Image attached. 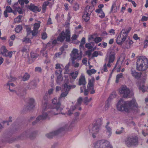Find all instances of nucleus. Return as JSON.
<instances>
[{"label":"nucleus","instance_id":"30","mask_svg":"<svg viewBox=\"0 0 148 148\" xmlns=\"http://www.w3.org/2000/svg\"><path fill=\"white\" fill-rule=\"evenodd\" d=\"M78 74V72L77 71L72 72L70 73V75L73 79H75Z\"/></svg>","mask_w":148,"mask_h":148},{"label":"nucleus","instance_id":"16","mask_svg":"<svg viewBox=\"0 0 148 148\" xmlns=\"http://www.w3.org/2000/svg\"><path fill=\"white\" fill-rule=\"evenodd\" d=\"M127 38V37L121 32V34L119 35L117 38V43L119 45H122L126 40Z\"/></svg>","mask_w":148,"mask_h":148},{"label":"nucleus","instance_id":"9","mask_svg":"<svg viewBox=\"0 0 148 148\" xmlns=\"http://www.w3.org/2000/svg\"><path fill=\"white\" fill-rule=\"evenodd\" d=\"M71 56L72 61L73 62L76 59L80 60L82 57V52L80 51V53H79L77 49H74L71 52Z\"/></svg>","mask_w":148,"mask_h":148},{"label":"nucleus","instance_id":"56","mask_svg":"<svg viewBox=\"0 0 148 148\" xmlns=\"http://www.w3.org/2000/svg\"><path fill=\"white\" fill-rule=\"evenodd\" d=\"M87 59L86 58H84L82 60L83 63L87 66Z\"/></svg>","mask_w":148,"mask_h":148},{"label":"nucleus","instance_id":"2","mask_svg":"<svg viewBox=\"0 0 148 148\" xmlns=\"http://www.w3.org/2000/svg\"><path fill=\"white\" fill-rule=\"evenodd\" d=\"M42 114L38 116L36 118V121H39L47 119H49L53 115H57L60 113H53L47 110L50 108L49 104L47 100L42 101Z\"/></svg>","mask_w":148,"mask_h":148},{"label":"nucleus","instance_id":"39","mask_svg":"<svg viewBox=\"0 0 148 148\" xmlns=\"http://www.w3.org/2000/svg\"><path fill=\"white\" fill-rule=\"evenodd\" d=\"M57 43V40H54L53 41L50 40L47 44V46H49V45L52 44V46H54Z\"/></svg>","mask_w":148,"mask_h":148},{"label":"nucleus","instance_id":"37","mask_svg":"<svg viewBox=\"0 0 148 148\" xmlns=\"http://www.w3.org/2000/svg\"><path fill=\"white\" fill-rule=\"evenodd\" d=\"M85 38H83L81 40V42L79 45V48L81 49L84 47L83 45L85 44Z\"/></svg>","mask_w":148,"mask_h":148},{"label":"nucleus","instance_id":"55","mask_svg":"<svg viewBox=\"0 0 148 148\" xmlns=\"http://www.w3.org/2000/svg\"><path fill=\"white\" fill-rule=\"evenodd\" d=\"M42 39H46L47 37V36L46 33H43L42 35Z\"/></svg>","mask_w":148,"mask_h":148},{"label":"nucleus","instance_id":"28","mask_svg":"<svg viewBox=\"0 0 148 148\" xmlns=\"http://www.w3.org/2000/svg\"><path fill=\"white\" fill-rule=\"evenodd\" d=\"M117 7L116 6V4L115 3H113L111 7L110 12L115 13L117 12Z\"/></svg>","mask_w":148,"mask_h":148},{"label":"nucleus","instance_id":"17","mask_svg":"<svg viewBox=\"0 0 148 148\" xmlns=\"http://www.w3.org/2000/svg\"><path fill=\"white\" fill-rule=\"evenodd\" d=\"M51 101L52 103L55 106L56 110L60 113L62 109L60 107L61 103L56 98H55L52 100Z\"/></svg>","mask_w":148,"mask_h":148},{"label":"nucleus","instance_id":"26","mask_svg":"<svg viewBox=\"0 0 148 148\" xmlns=\"http://www.w3.org/2000/svg\"><path fill=\"white\" fill-rule=\"evenodd\" d=\"M86 82L85 77L83 74H82L79 78V83H85Z\"/></svg>","mask_w":148,"mask_h":148},{"label":"nucleus","instance_id":"58","mask_svg":"<svg viewBox=\"0 0 148 148\" xmlns=\"http://www.w3.org/2000/svg\"><path fill=\"white\" fill-rule=\"evenodd\" d=\"M133 38L135 40H137L140 39V38L138 37L137 34H134L133 36Z\"/></svg>","mask_w":148,"mask_h":148},{"label":"nucleus","instance_id":"50","mask_svg":"<svg viewBox=\"0 0 148 148\" xmlns=\"http://www.w3.org/2000/svg\"><path fill=\"white\" fill-rule=\"evenodd\" d=\"M56 134L55 132H52L48 134H47V137L49 138H51L53 136L56 135Z\"/></svg>","mask_w":148,"mask_h":148},{"label":"nucleus","instance_id":"53","mask_svg":"<svg viewBox=\"0 0 148 148\" xmlns=\"http://www.w3.org/2000/svg\"><path fill=\"white\" fill-rule=\"evenodd\" d=\"M73 66L75 67H77L79 66V64L78 63H75L74 62V61L73 62L72 61Z\"/></svg>","mask_w":148,"mask_h":148},{"label":"nucleus","instance_id":"62","mask_svg":"<svg viewBox=\"0 0 148 148\" xmlns=\"http://www.w3.org/2000/svg\"><path fill=\"white\" fill-rule=\"evenodd\" d=\"M98 7L99 8L97 9L102 10V8L104 7V5L103 4H100L98 5Z\"/></svg>","mask_w":148,"mask_h":148},{"label":"nucleus","instance_id":"57","mask_svg":"<svg viewBox=\"0 0 148 148\" xmlns=\"http://www.w3.org/2000/svg\"><path fill=\"white\" fill-rule=\"evenodd\" d=\"M23 41L25 42L26 43H27L30 42V40L29 38H24Z\"/></svg>","mask_w":148,"mask_h":148},{"label":"nucleus","instance_id":"61","mask_svg":"<svg viewBox=\"0 0 148 148\" xmlns=\"http://www.w3.org/2000/svg\"><path fill=\"white\" fill-rule=\"evenodd\" d=\"M41 69L40 67H36L35 68V71H36L40 72L41 71Z\"/></svg>","mask_w":148,"mask_h":148},{"label":"nucleus","instance_id":"1","mask_svg":"<svg viewBox=\"0 0 148 148\" xmlns=\"http://www.w3.org/2000/svg\"><path fill=\"white\" fill-rule=\"evenodd\" d=\"M116 106V109L118 111H124L126 112H130L138 107L134 99H133L130 101H124L122 99H121L118 101Z\"/></svg>","mask_w":148,"mask_h":148},{"label":"nucleus","instance_id":"48","mask_svg":"<svg viewBox=\"0 0 148 148\" xmlns=\"http://www.w3.org/2000/svg\"><path fill=\"white\" fill-rule=\"evenodd\" d=\"M102 39L101 37H96L94 39L95 42L96 43H99L101 41Z\"/></svg>","mask_w":148,"mask_h":148},{"label":"nucleus","instance_id":"15","mask_svg":"<svg viewBox=\"0 0 148 148\" xmlns=\"http://www.w3.org/2000/svg\"><path fill=\"white\" fill-rule=\"evenodd\" d=\"M100 127L98 125L94 126L92 128L89 130L90 132L92 134V137L95 138L97 135L100 132Z\"/></svg>","mask_w":148,"mask_h":148},{"label":"nucleus","instance_id":"49","mask_svg":"<svg viewBox=\"0 0 148 148\" xmlns=\"http://www.w3.org/2000/svg\"><path fill=\"white\" fill-rule=\"evenodd\" d=\"M8 12L10 13L12 12V10L11 8L9 6L6 7L5 10Z\"/></svg>","mask_w":148,"mask_h":148},{"label":"nucleus","instance_id":"14","mask_svg":"<svg viewBox=\"0 0 148 148\" xmlns=\"http://www.w3.org/2000/svg\"><path fill=\"white\" fill-rule=\"evenodd\" d=\"M119 91L120 93L122 94L124 97H128L130 93L132 94L129 89L126 86H123L120 88L119 89Z\"/></svg>","mask_w":148,"mask_h":148},{"label":"nucleus","instance_id":"19","mask_svg":"<svg viewBox=\"0 0 148 148\" xmlns=\"http://www.w3.org/2000/svg\"><path fill=\"white\" fill-rule=\"evenodd\" d=\"M40 22L38 21L37 23H35L34 26V29L32 32L33 36H35L38 33V29L40 26Z\"/></svg>","mask_w":148,"mask_h":148},{"label":"nucleus","instance_id":"40","mask_svg":"<svg viewBox=\"0 0 148 148\" xmlns=\"http://www.w3.org/2000/svg\"><path fill=\"white\" fill-rule=\"evenodd\" d=\"M29 106L30 107H32L34 106L35 101L33 98H31L30 99L29 101Z\"/></svg>","mask_w":148,"mask_h":148},{"label":"nucleus","instance_id":"35","mask_svg":"<svg viewBox=\"0 0 148 148\" xmlns=\"http://www.w3.org/2000/svg\"><path fill=\"white\" fill-rule=\"evenodd\" d=\"M139 88L143 92H145L146 90V88L145 87L144 84H140L139 86Z\"/></svg>","mask_w":148,"mask_h":148},{"label":"nucleus","instance_id":"10","mask_svg":"<svg viewBox=\"0 0 148 148\" xmlns=\"http://www.w3.org/2000/svg\"><path fill=\"white\" fill-rule=\"evenodd\" d=\"M68 84H64V90L65 91L61 93L60 97V99L62 97H66L70 89L71 88H74L76 86L74 84L72 85Z\"/></svg>","mask_w":148,"mask_h":148},{"label":"nucleus","instance_id":"29","mask_svg":"<svg viewBox=\"0 0 148 148\" xmlns=\"http://www.w3.org/2000/svg\"><path fill=\"white\" fill-rule=\"evenodd\" d=\"M30 77V75L27 73H25L22 77V79L25 81L28 80Z\"/></svg>","mask_w":148,"mask_h":148},{"label":"nucleus","instance_id":"46","mask_svg":"<svg viewBox=\"0 0 148 148\" xmlns=\"http://www.w3.org/2000/svg\"><path fill=\"white\" fill-rule=\"evenodd\" d=\"M144 48H146L148 46V37H147L144 42Z\"/></svg>","mask_w":148,"mask_h":148},{"label":"nucleus","instance_id":"6","mask_svg":"<svg viewBox=\"0 0 148 148\" xmlns=\"http://www.w3.org/2000/svg\"><path fill=\"white\" fill-rule=\"evenodd\" d=\"M94 148H112L110 143L102 140L97 141L95 144Z\"/></svg>","mask_w":148,"mask_h":148},{"label":"nucleus","instance_id":"8","mask_svg":"<svg viewBox=\"0 0 148 148\" xmlns=\"http://www.w3.org/2000/svg\"><path fill=\"white\" fill-rule=\"evenodd\" d=\"M66 39V41H69L70 39V32L69 29L65 32H62L57 38V40L60 42L63 41Z\"/></svg>","mask_w":148,"mask_h":148},{"label":"nucleus","instance_id":"38","mask_svg":"<svg viewBox=\"0 0 148 148\" xmlns=\"http://www.w3.org/2000/svg\"><path fill=\"white\" fill-rule=\"evenodd\" d=\"M103 53L100 51H95L92 54L93 57H97L98 55L102 56Z\"/></svg>","mask_w":148,"mask_h":148},{"label":"nucleus","instance_id":"33","mask_svg":"<svg viewBox=\"0 0 148 148\" xmlns=\"http://www.w3.org/2000/svg\"><path fill=\"white\" fill-rule=\"evenodd\" d=\"M22 16L21 15H19L15 18L14 19V22L15 23H19L21 21V19Z\"/></svg>","mask_w":148,"mask_h":148},{"label":"nucleus","instance_id":"12","mask_svg":"<svg viewBox=\"0 0 148 148\" xmlns=\"http://www.w3.org/2000/svg\"><path fill=\"white\" fill-rule=\"evenodd\" d=\"M125 58V55L124 54H122L120 57L114 69L116 70L117 72L120 71V68L121 67L120 65H121L124 62Z\"/></svg>","mask_w":148,"mask_h":148},{"label":"nucleus","instance_id":"20","mask_svg":"<svg viewBox=\"0 0 148 148\" xmlns=\"http://www.w3.org/2000/svg\"><path fill=\"white\" fill-rule=\"evenodd\" d=\"M131 74L133 77L136 79H138L141 77V73L136 71L135 70L131 69Z\"/></svg>","mask_w":148,"mask_h":148},{"label":"nucleus","instance_id":"63","mask_svg":"<svg viewBox=\"0 0 148 148\" xmlns=\"http://www.w3.org/2000/svg\"><path fill=\"white\" fill-rule=\"evenodd\" d=\"M95 79L93 77H91L90 79H89V83H92L94 82Z\"/></svg>","mask_w":148,"mask_h":148},{"label":"nucleus","instance_id":"23","mask_svg":"<svg viewBox=\"0 0 148 148\" xmlns=\"http://www.w3.org/2000/svg\"><path fill=\"white\" fill-rule=\"evenodd\" d=\"M95 12L98 14L99 17L101 18H103L105 16V14L102 10L100 9H96Z\"/></svg>","mask_w":148,"mask_h":148},{"label":"nucleus","instance_id":"5","mask_svg":"<svg viewBox=\"0 0 148 148\" xmlns=\"http://www.w3.org/2000/svg\"><path fill=\"white\" fill-rule=\"evenodd\" d=\"M64 66L62 64L58 63L56 65L55 69H56L55 72V75L57 77V82H60L63 80L62 71Z\"/></svg>","mask_w":148,"mask_h":148},{"label":"nucleus","instance_id":"25","mask_svg":"<svg viewBox=\"0 0 148 148\" xmlns=\"http://www.w3.org/2000/svg\"><path fill=\"white\" fill-rule=\"evenodd\" d=\"M78 36V35L76 34H74L72 36L71 39L72 40L73 42L74 43L77 44L79 43V41L76 39Z\"/></svg>","mask_w":148,"mask_h":148},{"label":"nucleus","instance_id":"41","mask_svg":"<svg viewBox=\"0 0 148 148\" xmlns=\"http://www.w3.org/2000/svg\"><path fill=\"white\" fill-rule=\"evenodd\" d=\"M22 29V27L21 25H18L16 28L15 31L17 33L20 32Z\"/></svg>","mask_w":148,"mask_h":148},{"label":"nucleus","instance_id":"59","mask_svg":"<svg viewBox=\"0 0 148 148\" xmlns=\"http://www.w3.org/2000/svg\"><path fill=\"white\" fill-rule=\"evenodd\" d=\"M126 42H128L130 45H131L133 43V41L132 40L129 39L127 40Z\"/></svg>","mask_w":148,"mask_h":148},{"label":"nucleus","instance_id":"4","mask_svg":"<svg viewBox=\"0 0 148 148\" xmlns=\"http://www.w3.org/2000/svg\"><path fill=\"white\" fill-rule=\"evenodd\" d=\"M80 90V92L84 93V95L88 94L90 92L93 94L95 92L93 84H78Z\"/></svg>","mask_w":148,"mask_h":148},{"label":"nucleus","instance_id":"36","mask_svg":"<svg viewBox=\"0 0 148 148\" xmlns=\"http://www.w3.org/2000/svg\"><path fill=\"white\" fill-rule=\"evenodd\" d=\"M49 2L48 1L45 2L42 5V11L43 12H45L46 8V7L49 4Z\"/></svg>","mask_w":148,"mask_h":148},{"label":"nucleus","instance_id":"27","mask_svg":"<svg viewBox=\"0 0 148 148\" xmlns=\"http://www.w3.org/2000/svg\"><path fill=\"white\" fill-rule=\"evenodd\" d=\"M13 9L18 12L19 14L23 13V11L22 9L19 7H17L16 4H14L13 6Z\"/></svg>","mask_w":148,"mask_h":148},{"label":"nucleus","instance_id":"13","mask_svg":"<svg viewBox=\"0 0 148 148\" xmlns=\"http://www.w3.org/2000/svg\"><path fill=\"white\" fill-rule=\"evenodd\" d=\"M138 143V139L136 138H128L125 140V143L129 147L136 145Z\"/></svg>","mask_w":148,"mask_h":148},{"label":"nucleus","instance_id":"32","mask_svg":"<svg viewBox=\"0 0 148 148\" xmlns=\"http://www.w3.org/2000/svg\"><path fill=\"white\" fill-rule=\"evenodd\" d=\"M5 86L6 87L8 88L10 91H13V88L15 86L14 84H6Z\"/></svg>","mask_w":148,"mask_h":148},{"label":"nucleus","instance_id":"7","mask_svg":"<svg viewBox=\"0 0 148 148\" xmlns=\"http://www.w3.org/2000/svg\"><path fill=\"white\" fill-rule=\"evenodd\" d=\"M82 101V97L79 98L77 100L76 105L75 106H71L70 109L68 111L67 114L69 116L71 115L73 113V111L76 109H77L79 110H82V108L80 106Z\"/></svg>","mask_w":148,"mask_h":148},{"label":"nucleus","instance_id":"21","mask_svg":"<svg viewBox=\"0 0 148 148\" xmlns=\"http://www.w3.org/2000/svg\"><path fill=\"white\" fill-rule=\"evenodd\" d=\"M131 29L132 27H129L123 29L121 32L127 37L128 33L130 32Z\"/></svg>","mask_w":148,"mask_h":148},{"label":"nucleus","instance_id":"18","mask_svg":"<svg viewBox=\"0 0 148 148\" xmlns=\"http://www.w3.org/2000/svg\"><path fill=\"white\" fill-rule=\"evenodd\" d=\"M115 54L114 52L108 53L106 55V59L108 60L109 63L113 62L115 59Z\"/></svg>","mask_w":148,"mask_h":148},{"label":"nucleus","instance_id":"60","mask_svg":"<svg viewBox=\"0 0 148 148\" xmlns=\"http://www.w3.org/2000/svg\"><path fill=\"white\" fill-rule=\"evenodd\" d=\"M103 69L104 71H108V70L107 69V67L106 66V64H105L103 66Z\"/></svg>","mask_w":148,"mask_h":148},{"label":"nucleus","instance_id":"31","mask_svg":"<svg viewBox=\"0 0 148 148\" xmlns=\"http://www.w3.org/2000/svg\"><path fill=\"white\" fill-rule=\"evenodd\" d=\"M8 51L4 46H3L1 49V53L3 56H6Z\"/></svg>","mask_w":148,"mask_h":148},{"label":"nucleus","instance_id":"24","mask_svg":"<svg viewBox=\"0 0 148 148\" xmlns=\"http://www.w3.org/2000/svg\"><path fill=\"white\" fill-rule=\"evenodd\" d=\"M90 14L88 12H84L82 16L83 18L85 21H88L90 19Z\"/></svg>","mask_w":148,"mask_h":148},{"label":"nucleus","instance_id":"44","mask_svg":"<svg viewBox=\"0 0 148 148\" xmlns=\"http://www.w3.org/2000/svg\"><path fill=\"white\" fill-rule=\"evenodd\" d=\"M96 71L94 69H92L91 70H88L87 71V73L89 75H91L92 74L95 73Z\"/></svg>","mask_w":148,"mask_h":148},{"label":"nucleus","instance_id":"42","mask_svg":"<svg viewBox=\"0 0 148 148\" xmlns=\"http://www.w3.org/2000/svg\"><path fill=\"white\" fill-rule=\"evenodd\" d=\"M123 76V74L122 73H120L118 75H117L116 76V83H118L119 82V79L122 77Z\"/></svg>","mask_w":148,"mask_h":148},{"label":"nucleus","instance_id":"52","mask_svg":"<svg viewBox=\"0 0 148 148\" xmlns=\"http://www.w3.org/2000/svg\"><path fill=\"white\" fill-rule=\"evenodd\" d=\"M148 19V17L145 16H143L141 19V21L143 22L145 21H147Z\"/></svg>","mask_w":148,"mask_h":148},{"label":"nucleus","instance_id":"54","mask_svg":"<svg viewBox=\"0 0 148 148\" xmlns=\"http://www.w3.org/2000/svg\"><path fill=\"white\" fill-rule=\"evenodd\" d=\"M74 8L75 10H78L79 8V5L77 3H75V4Z\"/></svg>","mask_w":148,"mask_h":148},{"label":"nucleus","instance_id":"45","mask_svg":"<svg viewBox=\"0 0 148 148\" xmlns=\"http://www.w3.org/2000/svg\"><path fill=\"white\" fill-rule=\"evenodd\" d=\"M91 100V98L88 99L87 97H86L84 99V103L86 105H87L88 104V103L90 102Z\"/></svg>","mask_w":148,"mask_h":148},{"label":"nucleus","instance_id":"34","mask_svg":"<svg viewBox=\"0 0 148 148\" xmlns=\"http://www.w3.org/2000/svg\"><path fill=\"white\" fill-rule=\"evenodd\" d=\"M91 8V7L90 6H87L85 8V12H88V14H90L92 12V10Z\"/></svg>","mask_w":148,"mask_h":148},{"label":"nucleus","instance_id":"51","mask_svg":"<svg viewBox=\"0 0 148 148\" xmlns=\"http://www.w3.org/2000/svg\"><path fill=\"white\" fill-rule=\"evenodd\" d=\"M85 47L89 49H92V48L91 45L89 43H87L86 44Z\"/></svg>","mask_w":148,"mask_h":148},{"label":"nucleus","instance_id":"47","mask_svg":"<svg viewBox=\"0 0 148 148\" xmlns=\"http://www.w3.org/2000/svg\"><path fill=\"white\" fill-rule=\"evenodd\" d=\"M15 51H11L9 52H7V54H6V56H4L8 57L9 58H11L12 56V54L15 53Z\"/></svg>","mask_w":148,"mask_h":148},{"label":"nucleus","instance_id":"43","mask_svg":"<svg viewBox=\"0 0 148 148\" xmlns=\"http://www.w3.org/2000/svg\"><path fill=\"white\" fill-rule=\"evenodd\" d=\"M106 127L107 129V134L108 135V136L109 137H110L112 133L111 131V129L109 127H108V126H106Z\"/></svg>","mask_w":148,"mask_h":148},{"label":"nucleus","instance_id":"22","mask_svg":"<svg viewBox=\"0 0 148 148\" xmlns=\"http://www.w3.org/2000/svg\"><path fill=\"white\" fill-rule=\"evenodd\" d=\"M29 9L34 12H39L41 9L38 8L37 6L33 5H31L29 7Z\"/></svg>","mask_w":148,"mask_h":148},{"label":"nucleus","instance_id":"11","mask_svg":"<svg viewBox=\"0 0 148 148\" xmlns=\"http://www.w3.org/2000/svg\"><path fill=\"white\" fill-rule=\"evenodd\" d=\"M73 127L71 123L69 122H65L62 123L61 127L59 128L60 131H70Z\"/></svg>","mask_w":148,"mask_h":148},{"label":"nucleus","instance_id":"3","mask_svg":"<svg viewBox=\"0 0 148 148\" xmlns=\"http://www.w3.org/2000/svg\"><path fill=\"white\" fill-rule=\"evenodd\" d=\"M136 69L139 71H144L148 67V60L144 56L137 57L136 62Z\"/></svg>","mask_w":148,"mask_h":148},{"label":"nucleus","instance_id":"64","mask_svg":"<svg viewBox=\"0 0 148 148\" xmlns=\"http://www.w3.org/2000/svg\"><path fill=\"white\" fill-rule=\"evenodd\" d=\"M86 55H87L88 56H90L91 54V51H86Z\"/></svg>","mask_w":148,"mask_h":148}]
</instances>
